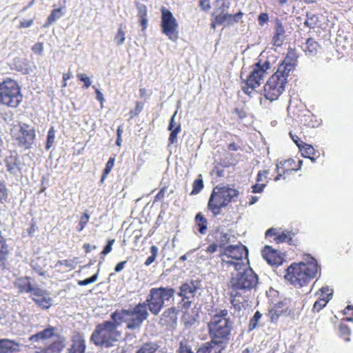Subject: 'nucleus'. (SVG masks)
<instances>
[{"mask_svg": "<svg viewBox=\"0 0 353 353\" xmlns=\"http://www.w3.org/2000/svg\"><path fill=\"white\" fill-rule=\"evenodd\" d=\"M54 139H55L54 130L53 128H51L48 132L47 141H46V150H49L52 147V145L54 141Z\"/></svg>", "mask_w": 353, "mask_h": 353, "instance_id": "49530a36", "label": "nucleus"}, {"mask_svg": "<svg viewBox=\"0 0 353 353\" xmlns=\"http://www.w3.org/2000/svg\"><path fill=\"white\" fill-rule=\"evenodd\" d=\"M22 99L21 88L17 81L8 79L0 83V104L14 108Z\"/></svg>", "mask_w": 353, "mask_h": 353, "instance_id": "0eeeda50", "label": "nucleus"}, {"mask_svg": "<svg viewBox=\"0 0 353 353\" xmlns=\"http://www.w3.org/2000/svg\"><path fill=\"white\" fill-rule=\"evenodd\" d=\"M275 252L270 247L266 245L263 251H262V256L264 259L269 263V264H275L276 262L273 260V258H274L275 256Z\"/></svg>", "mask_w": 353, "mask_h": 353, "instance_id": "c9c22d12", "label": "nucleus"}, {"mask_svg": "<svg viewBox=\"0 0 353 353\" xmlns=\"http://www.w3.org/2000/svg\"><path fill=\"white\" fill-rule=\"evenodd\" d=\"M178 353H194L189 342L183 339L179 343Z\"/></svg>", "mask_w": 353, "mask_h": 353, "instance_id": "a19ab883", "label": "nucleus"}, {"mask_svg": "<svg viewBox=\"0 0 353 353\" xmlns=\"http://www.w3.org/2000/svg\"><path fill=\"white\" fill-rule=\"evenodd\" d=\"M317 261L310 254L304 257V261L292 263L286 269L285 279L296 288L307 285L318 273Z\"/></svg>", "mask_w": 353, "mask_h": 353, "instance_id": "7ed1b4c3", "label": "nucleus"}, {"mask_svg": "<svg viewBox=\"0 0 353 353\" xmlns=\"http://www.w3.org/2000/svg\"><path fill=\"white\" fill-rule=\"evenodd\" d=\"M59 265H63L70 270H74L76 268V263L74 259L58 261L55 267L58 268Z\"/></svg>", "mask_w": 353, "mask_h": 353, "instance_id": "c03bdc74", "label": "nucleus"}, {"mask_svg": "<svg viewBox=\"0 0 353 353\" xmlns=\"http://www.w3.org/2000/svg\"><path fill=\"white\" fill-rule=\"evenodd\" d=\"M119 322L113 318V312L110 314V320L96 325L90 341L97 346L108 348L113 347L119 341L121 333L118 330Z\"/></svg>", "mask_w": 353, "mask_h": 353, "instance_id": "20e7f679", "label": "nucleus"}, {"mask_svg": "<svg viewBox=\"0 0 353 353\" xmlns=\"http://www.w3.org/2000/svg\"><path fill=\"white\" fill-rule=\"evenodd\" d=\"M77 77L79 81L84 82V87L85 88H88L90 86L92 81L88 77L86 76V74L79 73L77 74Z\"/></svg>", "mask_w": 353, "mask_h": 353, "instance_id": "3c124183", "label": "nucleus"}, {"mask_svg": "<svg viewBox=\"0 0 353 353\" xmlns=\"http://www.w3.org/2000/svg\"><path fill=\"white\" fill-rule=\"evenodd\" d=\"M98 279V273L94 274L92 276L87 278L84 280L79 281L78 285L80 286L87 285L94 283Z\"/></svg>", "mask_w": 353, "mask_h": 353, "instance_id": "09e8293b", "label": "nucleus"}, {"mask_svg": "<svg viewBox=\"0 0 353 353\" xmlns=\"http://www.w3.org/2000/svg\"><path fill=\"white\" fill-rule=\"evenodd\" d=\"M54 327L50 326L43 330L30 336L29 337V341L31 342H38L39 341L50 339L54 336Z\"/></svg>", "mask_w": 353, "mask_h": 353, "instance_id": "a878e982", "label": "nucleus"}, {"mask_svg": "<svg viewBox=\"0 0 353 353\" xmlns=\"http://www.w3.org/2000/svg\"><path fill=\"white\" fill-rule=\"evenodd\" d=\"M159 249L156 245H152L150 248L151 256H148L145 260L144 265L145 266H149L151 265L156 259Z\"/></svg>", "mask_w": 353, "mask_h": 353, "instance_id": "79ce46f5", "label": "nucleus"}, {"mask_svg": "<svg viewBox=\"0 0 353 353\" xmlns=\"http://www.w3.org/2000/svg\"><path fill=\"white\" fill-rule=\"evenodd\" d=\"M277 242H290L292 241L288 233L282 232L276 238Z\"/></svg>", "mask_w": 353, "mask_h": 353, "instance_id": "680f3d73", "label": "nucleus"}, {"mask_svg": "<svg viewBox=\"0 0 353 353\" xmlns=\"http://www.w3.org/2000/svg\"><path fill=\"white\" fill-rule=\"evenodd\" d=\"M114 158L110 157L108 162L106 163L105 168L103 170V172L100 180V182L103 183L105 179L108 176L109 173L111 172L114 165Z\"/></svg>", "mask_w": 353, "mask_h": 353, "instance_id": "58836bf2", "label": "nucleus"}, {"mask_svg": "<svg viewBox=\"0 0 353 353\" xmlns=\"http://www.w3.org/2000/svg\"><path fill=\"white\" fill-rule=\"evenodd\" d=\"M14 285L19 290V293H30L33 290V285L30 276L18 278L14 281Z\"/></svg>", "mask_w": 353, "mask_h": 353, "instance_id": "6ab92c4d", "label": "nucleus"}, {"mask_svg": "<svg viewBox=\"0 0 353 353\" xmlns=\"http://www.w3.org/2000/svg\"><path fill=\"white\" fill-rule=\"evenodd\" d=\"M65 347L64 340L59 338L54 341L50 345L41 348L34 353H60Z\"/></svg>", "mask_w": 353, "mask_h": 353, "instance_id": "aec40b11", "label": "nucleus"}, {"mask_svg": "<svg viewBox=\"0 0 353 353\" xmlns=\"http://www.w3.org/2000/svg\"><path fill=\"white\" fill-rule=\"evenodd\" d=\"M223 346H221L213 341L201 344L197 349L196 353H221Z\"/></svg>", "mask_w": 353, "mask_h": 353, "instance_id": "5701e85b", "label": "nucleus"}, {"mask_svg": "<svg viewBox=\"0 0 353 353\" xmlns=\"http://www.w3.org/2000/svg\"><path fill=\"white\" fill-rule=\"evenodd\" d=\"M21 345L9 339H0V353H14L21 350Z\"/></svg>", "mask_w": 353, "mask_h": 353, "instance_id": "a211bd4d", "label": "nucleus"}, {"mask_svg": "<svg viewBox=\"0 0 353 353\" xmlns=\"http://www.w3.org/2000/svg\"><path fill=\"white\" fill-rule=\"evenodd\" d=\"M152 289L165 304L174 298L175 290L171 287L152 288Z\"/></svg>", "mask_w": 353, "mask_h": 353, "instance_id": "b1692460", "label": "nucleus"}, {"mask_svg": "<svg viewBox=\"0 0 353 353\" xmlns=\"http://www.w3.org/2000/svg\"><path fill=\"white\" fill-rule=\"evenodd\" d=\"M225 252L229 257L234 260L242 259L243 256L247 257L248 250L244 245H229L225 249Z\"/></svg>", "mask_w": 353, "mask_h": 353, "instance_id": "dca6fc26", "label": "nucleus"}, {"mask_svg": "<svg viewBox=\"0 0 353 353\" xmlns=\"http://www.w3.org/2000/svg\"><path fill=\"white\" fill-rule=\"evenodd\" d=\"M230 234L224 232H219L216 236V241L219 242V246H223L230 241Z\"/></svg>", "mask_w": 353, "mask_h": 353, "instance_id": "a18cd8bd", "label": "nucleus"}, {"mask_svg": "<svg viewBox=\"0 0 353 353\" xmlns=\"http://www.w3.org/2000/svg\"><path fill=\"white\" fill-rule=\"evenodd\" d=\"M63 14L62 7L52 10L43 26L45 28L50 26L52 23L63 17Z\"/></svg>", "mask_w": 353, "mask_h": 353, "instance_id": "c756f323", "label": "nucleus"}, {"mask_svg": "<svg viewBox=\"0 0 353 353\" xmlns=\"http://www.w3.org/2000/svg\"><path fill=\"white\" fill-rule=\"evenodd\" d=\"M159 347L156 342H145L139 347L135 353H156Z\"/></svg>", "mask_w": 353, "mask_h": 353, "instance_id": "c85d7f7f", "label": "nucleus"}, {"mask_svg": "<svg viewBox=\"0 0 353 353\" xmlns=\"http://www.w3.org/2000/svg\"><path fill=\"white\" fill-rule=\"evenodd\" d=\"M232 0H223L217 5L218 8L213 12L215 15H222L224 13L229 12V9L231 6Z\"/></svg>", "mask_w": 353, "mask_h": 353, "instance_id": "72a5a7b5", "label": "nucleus"}, {"mask_svg": "<svg viewBox=\"0 0 353 353\" xmlns=\"http://www.w3.org/2000/svg\"><path fill=\"white\" fill-rule=\"evenodd\" d=\"M239 195L238 190L228 185L219 184L214 188L208 200V208L216 216L221 213L222 208L236 201Z\"/></svg>", "mask_w": 353, "mask_h": 353, "instance_id": "423d86ee", "label": "nucleus"}, {"mask_svg": "<svg viewBox=\"0 0 353 353\" xmlns=\"http://www.w3.org/2000/svg\"><path fill=\"white\" fill-rule=\"evenodd\" d=\"M210 0H199V6L203 11H208L211 8Z\"/></svg>", "mask_w": 353, "mask_h": 353, "instance_id": "e2e57ef3", "label": "nucleus"}, {"mask_svg": "<svg viewBox=\"0 0 353 353\" xmlns=\"http://www.w3.org/2000/svg\"><path fill=\"white\" fill-rule=\"evenodd\" d=\"M177 313L178 310L174 307H170L163 312L161 320L164 321V323L167 325L176 324Z\"/></svg>", "mask_w": 353, "mask_h": 353, "instance_id": "bb28decb", "label": "nucleus"}, {"mask_svg": "<svg viewBox=\"0 0 353 353\" xmlns=\"http://www.w3.org/2000/svg\"><path fill=\"white\" fill-rule=\"evenodd\" d=\"M10 254L8 245L0 230V268L2 270L8 269V259Z\"/></svg>", "mask_w": 353, "mask_h": 353, "instance_id": "f3484780", "label": "nucleus"}, {"mask_svg": "<svg viewBox=\"0 0 353 353\" xmlns=\"http://www.w3.org/2000/svg\"><path fill=\"white\" fill-rule=\"evenodd\" d=\"M32 293L34 297L33 298H39L43 295H48V292L46 290H43L39 288L34 287L33 290L30 292Z\"/></svg>", "mask_w": 353, "mask_h": 353, "instance_id": "5fc2aeb1", "label": "nucleus"}, {"mask_svg": "<svg viewBox=\"0 0 353 353\" xmlns=\"http://www.w3.org/2000/svg\"><path fill=\"white\" fill-rule=\"evenodd\" d=\"M192 299H182L179 304L182 305V309L188 310L190 307Z\"/></svg>", "mask_w": 353, "mask_h": 353, "instance_id": "774afa93", "label": "nucleus"}, {"mask_svg": "<svg viewBox=\"0 0 353 353\" xmlns=\"http://www.w3.org/2000/svg\"><path fill=\"white\" fill-rule=\"evenodd\" d=\"M333 292L331 291L330 294H327V299H326L325 296L317 300L313 305V311L314 312H319L321 309H323L328 303L329 300L332 296Z\"/></svg>", "mask_w": 353, "mask_h": 353, "instance_id": "f704fd0d", "label": "nucleus"}, {"mask_svg": "<svg viewBox=\"0 0 353 353\" xmlns=\"http://www.w3.org/2000/svg\"><path fill=\"white\" fill-rule=\"evenodd\" d=\"M139 17H147L148 9L145 4L137 3Z\"/></svg>", "mask_w": 353, "mask_h": 353, "instance_id": "8fccbe9b", "label": "nucleus"}, {"mask_svg": "<svg viewBox=\"0 0 353 353\" xmlns=\"http://www.w3.org/2000/svg\"><path fill=\"white\" fill-rule=\"evenodd\" d=\"M212 16H215V20L218 25L232 26L234 23L240 21L243 16V13L241 11H239L234 14L226 12L222 15H215V13H212Z\"/></svg>", "mask_w": 353, "mask_h": 353, "instance_id": "4468645a", "label": "nucleus"}, {"mask_svg": "<svg viewBox=\"0 0 353 353\" xmlns=\"http://www.w3.org/2000/svg\"><path fill=\"white\" fill-rule=\"evenodd\" d=\"M261 316H262V314L259 311H256L254 313V316L250 319V322H249V325H248L249 331H252L258 327L259 321L261 319Z\"/></svg>", "mask_w": 353, "mask_h": 353, "instance_id": "4c0bfd02", "label": "nucleus"}, {"mask_svg": "<svg viewBox=\"0 0 353 353\" xmlns=\"http://www.w3.org/2000/svg\"><path fill=\"white\" fill-rule=\"evenodd\" d=\"M7 171L13 175H18L21 172L20 162L17 152H11L5 160Z\"/></svg>", "mask_w": 353, "mask_h": 353, "instance_id": "2eb2a0df", "label": "nucleus"}, {"mask_svg": "<svg viewBox=\"0 0 353 353\" xmlns=\"http://www.w3.org/2000/svg\"><path fill=\"white\" fill-rule=\"evenodd\" d=\"M301 143H303V145H301V150L304 151L305 154H307L308 157L312 154H314V149L312 145H307L303 142H301Z\"/></svg>", "mask_w": 353, "mask_h": 353, "instance_id": "13d9d810", "label": "nucleus"}, {"mask_svg": "<svg viewBox=\"0 0 353 353\" xmlns=\"http://www.w3.org/2000/svg\"><path fill=\"white\" fill-rule=\"evenodd\" d=\"M202 288L200 280H190L181 284L177 295L182 299H193L198 290Z\"/></svg>", "mask_w": 353, "mask_h": 353, "instance_id": "f8f14e48", "label": "nucleus"}, {"mask_svg": "<svg viewBox=\"0 0 353 353\" xmlns=\"http://www.w3.org/2000/svg\"><path fill=\"white\" fill-rule=\"evenodd\" d=\"M36 137L34 127L26 123L19 125V131L15 134L16 144L24 150L30 149Z\"/></svg>", "mask_w": 353, "mask_h": 353, "instance_id": "9b49d317", "label": "nucleus"}, {"mask_svg": "<svg viewBox=\"0 0 353 353\" xmlns=\"http://www.w3.org/2000/svg\"><path fill=\"white\" fill-rule=\"evenodd\" d=\"M195 221L198 226V230L201 234H205L207 230V219L203 216L201 212L196 214Z\"/></svg>", "mask_w": 353, "mask_h": 353, "instance_id": "473e14b6", "label": "nucleus"}, {"mask_svg": "<svg viewBox=\"0 0 353 353\" xmlns=\"http://www.w3.org/2000/svg\"><path fill=\"white\" fill-rule=\"evenodd\" d=\"M32 300L43 309H48L52 303V299L48 295H43L39 298H32Z\"/></svg>", "mask_w": 353, "mask_h": 353, "instance_id": "2f4dec72", "label": "nucleus"}, {"mask_svg": "<svg viewBox=\"0 0 353 353\" xmlns=\"http://www.w3.org/2000/svg\"><path fill=\"white\" fill-rule=\"evenodd\" d=\"M208 327L211 340L224 347L230 340L234 327V316L227 309L216 310Z\"/></svg>", "mask_w": 353, "mask_h": 353, "instance_id": "f03ea898", "label": "nucleus"}, {"mask_svg": "<svg viewBox=\"0 0 353 353\" xmlns=\"http://www.w3.org/2000/svg\"><path fill=\"white\" fill-rule=\"evenodd\" d=\"M32 50L34 53L41 54L43 51V43L37 42L32 46Z\"/></svg>", "mask_w": 353, "mask_h": 353, "instance_id": "4d7b16f0", "label": "nucleus"}, {"mask_svg": "<svg viewBox=\"0 0 353 353\" xmlns=\"http://www.w3.org/2000/svg\"><path fill=\"white\" fill-rule=\"evenodd\" d=\"M228 263H229L230 265L233 266L237 272H242L245 269H251V268L248 266V263H245L243 262L242 259L229 261H228Z\"/></svg>", "mask_w": 353, "mask_h": 353, "instance_id": "e433bc0d", "label": "nucleus"}, {"mask_svg": "<svg viewBox=\"0 0 353 353\" xmlns=\"http://www.w3.org/2000/svg\"><path fill=\"white\" fill-rule=\"evenodd\" d=\"M125 39V32L122 28V25H120L117 33L114 37V41L117 43V46H121L123 43Z\"/></svg>", "mask_w": 353, "mask_h": 353, "instance_id": "37998d69", "label": "nucleus"}, {"mask_svg": "<svg viewBox=\"0 0 353 353\" xmlns=\"http://www.w3.org/2000/svg\"><path fill=\"white\" fill-rule=\"evenodd\" d=\"M89 218H90V216L87 213H85L81 217V219H80V221L79 223V228L78 229V230L79 232L82 231L84 229V228L85 227L86 224L88 223V221H89Z\"/></svg>", "mask_w": 353, "mask_h": 353, "instance_id": "603ef678", "label": "nucleus"}, {"mask_svg": "<svg viewBox=\"0 0 353 353\" xmlns=\"http://www.w3.org/2000/svg\"><path fill=\"white\" fill-rule=\"evenodd\" d=\"M294 68V65L291 63L282 62L278 67V69L274 74H277L279 79H284L287 83V78L290 72Z\"/></svg>", "mask_w": 353, "mask_h": 353, "instance_id": "cd10ccee", "label": "nucleus"}, {"mask_svg": "<svg viewBox=\"0 0 353 353\" xmlns=\"http://www.w3.org/2000/svg\"><path fill=\"white\" fill-rule=\"evenodd\" d=\"M8 196V189L3 181L0 180V203H3Z\"/></svg>", "mask_w": 353, "mask_h": 353, "instance_id": "de8ad7c7", "label": "nucleus"}, {"mask_svg": "<svg viewBox=\"0 0 353 353\" xmlns=\"http://www.w3.org/2000/svg\"><path fill=\"white\" fill-rule=\"evenodd\" d=\"M270 63L268 61H265L263 63L259 61L256 63L253 66L252 71L247 77L245 85L242 88L244 93L251 96L253 91L263 81L267 74V71L270 70Z\"/></svg>", "mask_w": 353, "mask_h": 353, "instance_id": "6e6552de", "label": "nucleus"}, {"mask_svg": "<svg viewBox=\"0 0 353 353\" xmlns=\"http://www.w3.org/2000/svg\"><path fill=\"white\" fill-rule=\"evenodd\" d=\"M114 243V239L108 241L107 245L104 247L103 251L101 252V254L103 256H105L106 254H108L109 252H111L112 246Z\"/></svg>", "mask_w": 353, "mask_h": 353, "instance_id": "0e129e2a", "label": "nucleus"}, {"mask_svg": "<svg viewBox=\"0 0 353 353\" xmlns=\"http://www.w3.org/2000/svg\"><path fill=\"white\" fill-rule=\"evenodd\" d=\"M176 114V111L174 112V114L172 116L170 123L168 125V130H170V134L168 139L169 143L173 144L177 141V135L179 132H181V125L180 123L175 122V117Z\"/></svg>", "mask_w": 353, "mask_h": 353, "instance_id": "4be33fe9", "label": "nucleus"}, {"mask_svg": "<svg viewBox=\"0 0 353 353\" xmlns=\"http://www.w3.org/2000/svg\"><path fill=\"white\" fill-rule=\"evenodd\" d=\"M85 342L83 339H79L74 341L71 347L68 350V353H85Z\"/></svg>", "mask_w": 353, "mask_h": 353, "instance_id": "7c9ffc66", "label": "nucleus"}, {"mask_svg": "<svg viewBox=\"0 0 353 353\" xmlns=\"http://www.w3.org/2000/svg\"><path fill=\"white\" fill-rule=\"evenodd\" d=\"M265 187V184H264V183H261V184L256 183V184H254L252 187V192H254V193L262 192Z\"/></svg>", "mask_w": 353, "mask_h": 353, "instance_id": "338daca9", "label": "nucleus"}, {"mask_svg": "<svg viewBox=\"0 0 353 353\" xmlns=\"http://www.w3.org/2000/svg\"><path fill=\"white\" fill-rule=\"evenodd\" d=\"M161 30L170 40L175 41L179 37L178 23L172 13L165 8H161Z\"/></svg>", "mask_w": 353, "mask_h": 353, "instance_id": "1a4fd4ad", "label": "nucleus"}, {"mask_svg": "<svg viewBox=\"0 0 353 353\" xmlns=\"http://www.w3.org/2000/svg\"><path fill=\"white\" fill-rule=\"evenodd\" d=\"M203 188V181L201 179V175H199V178L196 179L192 185V190L190 194H197Z\"/></svg>", "mask_w": 353, "mask_h": 353, "instance_id": "ea45409f", "label": "nucleus"}, {"mask_svg": "<svg viewBox=\"0 0 353 353\" xmlns=\"http://www.w3.org/2000/svg\"><path fill=\"white\" fill-rule=\"evenodd\" d=\"M302 48L307 57H312L316 55L321 49V46L313 38H309L306 40Z\"/></svg>", "mask_w": 353, "mask_h": 353, "instance_id": "412c9836", "label": "nucleus"}, {"mask_svg": "<svg viewBox=\"0 0 353 353\" xmlns=\"http://www.w3.org/2000/svg\"><path fill=\"white\" fill-rule=\"evenodd\" d=\"M143 108V103L137 101L136 103V107L133 110H131L130 112V114H131V117H133L134 116H137L139 114V113L142 111Z\"/></svg>", "mask_w": 353, "mask_h": 353, "instance_id": "6e6d98bb", "label": "nucleus"}, {"mask_svg": "<svg viewBox=\"0 0 353 353\" xmlns=\"http://www.w3.org/2000/svg\"><path fill=\"white\" fill-rule=\"evenodd\" d=\"M145 302L146 303V307H148L151 313L155 316L158 315L162 308L165 306V304L152 288L150 290L149 294Z\"/></svg>", "mask_w": 353, "mask_h": 353, "instance_id": "ddd939ff", "label": "nucleus"}, {"mask_svg": "<svg viewBox=\"0 0 353 353\" xmlns=\"http://www.w3.org/2000/svg\"><path fill=\"white\" fill-rule=\"evenodd\" d=\"M285 30L280 20L276 21L274 26V33L272 38L273 45L276 46H281L283 44L284 39Z\"/></svg>", "mask_w": 353, "mask_h": 353, "instance_id": "393cba45", "label": "nucleus"}, {"mask_svg": "<svg viewBox=\"0 0 353 353\" xmlns=\"http://www.w3.org/2000/svg\"><path fill=\"white\" fill-rule=\"evenodd\" d=\"M269 20V17L267 13L263 12L261 13L258 17L259 24L261 26H263L265 23H267Z\"/></svg>", "mask_w": 353, "mask_h": 353, "instance_id": "052dcab7", "label": "nucleus"}, {"mask_svg": "<svg viewBox=\"0 0 353 353\" xmlns=\"http://www.w3.org/2000/svg\"><path fill=\"white\" fill-rule=\"evenodd\" d=\"M31 267L38 274L41 276L44 275V271L43 270V268L38 264L37 261H32Z\"/></svg>", "mask_w": 353, "mask_h": 353, "instance_id": "bf43d9fd", "label": "nucleus"}, {"mask_svg": "<svg viewBox=\"0 0 353 353\" xmlns=\"http://www.w3.org/2000/svg\"><path fill=\"white\" fill-rule=\"evenodd\" d=\"M231 303L240 312L251 307L253 292L259 284L258 275L251 269L236 272L231 279Z\"/></svg>", "mask_w": 353, "mask_h": 353, "instance_id": "f257e3e1", "label": "nucleus"}, {"mask_svg": "<svg viewBox=\"0 0 353 353\" xmlns=\"http://www.w3.org/2000/svg\"><path fill=\"white\" fill-rule=\"evenodd\" d=\"M284 79H279L277 74H272L263 87L265 97L272 101L276 100L285 90Z\"/></svg>", "mask_w": 353, "mask_h": 353, "instance_id": "9d476101", "label": "nucleus"}, {"mask_svg": "<svg viewBox=\"0 0 353 353\" xmlns=\"http://www.w3.org/2000/svg\"><path fill=\"white\" fill-rule=\"evenodd\" d=\"M339 328H340V332L342 335H343V336H345V335L349 336L350 335V330L347 325H341ZM344 341L346 342H348L350 341V339L349 336L344 337Z\"/></svg>", "mask_w": 353, "mask_h": 353, "instance_id": "864d4df0", "label": "nucleus"}, {"mask_svg": "<svg viewBox=\"0 0 353 353\" xmlns=\"http://www.w3.org/2000/svg\"><path fill=\"white\" fill-rule=\"evenodd\" d=\"M148 316L145 302L139 303L132 309L117 310L113 312V318L117 319L119 325L125 323V329L130 330L139 331Z\"/></svg>", "mask_w": 353, "mask_h": 353, "instance_id": "39448f33", "label": "nucleus"}, {"mask_svg": "<svg viewBox=\"0 0 353 353\" xmlns=\"http://www.w3.org/2000/svg\"><path fill=\"white\" fill-rule=\"evenodd\" d=\"M234 112L240 119H243L247 117V112L242 108H236Z\"/></svg>", "mask_w": 353, "mask_h": 353, "instance_id": "69168bd1", "label": "nucleus"}]
</instances>
